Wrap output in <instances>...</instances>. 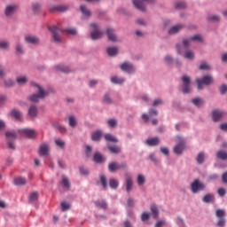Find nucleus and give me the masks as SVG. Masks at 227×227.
I'll return each mask as SVG.
<instances>
[{"instance_id":"obj_20","label":"nucleus","mask_w":227,"mask_h":227,"mask_svg":"<svg viewBox=\"0 0 227 227\" xmlns=\"http://www.w3.org/2000/svg\"><path fill=\"white\" fill-rule=\"evenodd\" d=\"M49 153V145L43 144L39 148V155H47Z\"/></svg>"},{"instance_id":"obj_26","label":"nucleus","mask_w":227,"mask_h":227,"mask_svg":"<svg viewBox=\"0 0 227 227\" xmlns=\"http://www.w3.org/2000/svg\"><path fill=\"white\" fill-rule=\"evenodd\" d=\"M14 184L16 185H26L27 181L26 178L22 177V176H19L14 178Z\"/></svg>"},{"instance_id":"obj_27","label":"nucleus","mask_w":227,"mask_h":227,"mask_svg":"<svg viewBox=\"0 0 227 227\" xmlns=\"http://www.w3.org/2000/svg\"><path fill=\"white\" fill-rule=\"evenodd\" d=\"M16 82L20 85V86H24V84H26L27 82V76H19L16 79Z\"/></svg>"},{"instance_id":"obj_5","label":"nucleus","mask_w":227,"mask_h":227,"mask_svg":"<svg viewBox=\"0 0 227 227\" xmlns=\"http://www.w3.org/2000/svg\"><path fill=\"white\" fill-rule=\"evenodd\" d=\"M206 188L205 184L201 183L200 179H195L192 184H191V189L192 192L193 194H198L200 191H203Z\"/></svg>"},{"instance_id":"obj_30","label":"nucleus","mask_w":227,"mask_h":227,"mask_svg":"<svg viewBox=\"0 0 227 227\" xmlns=\"http://www.w3.org/2000/svg\"><path fill=\"white\" fill-rule=\"evenodd\" d=\"M96 207H98V208H103L104 210H106V208H107V203L105 202V200H97L95 202Z\"/></svg>"},{"instance_id":"obj_37","label":"nucleus","mask_w":227,"mask_h":227,"mask_svg":"<svg viewBox=\"0 0 227 227\" xmlns=\"http://www.w3.org/2000/svg\"><path fill=\"white\" fill-rule=\"evenodd\" d=\"M175 8L176 10H185V8H187V4L184 2H177L175 4Z\"/></svg>"},{"instance_id":"obj_42","label":"nucleus","mask_w":227,"mask_h":227,"mask_svg":"<svg viewBox=\"0 0 227 227\" xmlns=\"http://www.w3.org/2000/svg\"><path fill=\"white\" fill-rule=\"evenodd\" d=\"M151 211L153 214L154 219H157V217H159V208H157V206L152 205L151 206Z\"/></svg>"},{"instance_id":"obj_45","label":"nucleus","mask_w":227,"mask_h":227,"mask_svg":"<svg viewBox=\"0 0 227 227\" xmlns=\"http://www.w3.org/2000/svg\"><path fill=\"white\" fill-rule=\"evenodd\" d=\"M184 58L186 59H194V51H185Z\"/></svg>"},{"instance_id":"obj_13","label":"nucleus","mask_w":227,"mask_h":227,"mask_svg":"<svg viewBox=\"0 0 227 227\" xmlns=\"http://www.w3.org/2000/svg\"><path fill=\"white\" fill-rule=\"evenodd\" d=\"M10 116H12V118H14L16 121H22V114L17 109L12 110L10 113Z\"/></svg>"},{"instance_id":"obj_32","label":"nucleus","mask_w":227,"mask_h":227,"mask_svg":"<svg viewBox=\"0 0 227 227\" xmlns=\"http://www.w3.org/2000/svg\"><path fill=\"white\" fill-rule=\"evenodd\" d=\"M100 137H102V131H96L91 135L92 141H100Z\"/></svg>"},{"instance_id":"obj_40","label":"nucleus","mask_w":227,"mask_h":227,"mask_svg":"<svg viewBox=\"0 0 227 227\" xmlns=\"http://www.w3.org/2000/svg\"><path fill=\"white\" fill-rule=\"evenodd\" d=\"M118 185H120V183L116 179H110L109 181V186L111 189H118Z\"/></svg>"},{"instance_id":"obj_34","label":"nucleus","mask_w":227,"mask_h":227,"mask_svg":"<svg viewBox=\"0 0 227 227\" xmlns=\"http://www.w3.org/2000/svg\"><path fill=\"white\" fill-rule=\"evenodd\" d=\"M56 69L59 72H64V74H68V72H70V68H68V67H65L63 65H58L56 66Z\"/></svg>"},{"instance_id":"obj_35","label":"nucleus","mask_w":227,"mask_h":227,"mask_svg":"<svg viewBox=\"0 0 227 227\" xmlns=\"http://www.w3.org/2000/svg\"><path fill=\"white\" fill-rule=\"evenodd\" d=\"M111 82H113V84H123V82H125V79L114 76L111 78Z\"/></svg>"},{"instance_id":"obj_9","label":"nucleus","mask_w":227,"mask_h":227,"mask_svg":"<svg viewBox=\"0 0 227 227\" xmlns=\"http://www.w3.org/2000/svg\"><path fill=\"white\" fill-rule=\"evenodd\" d=\"M143 1H146V3H155V0H133L134 6L140 12H146V8L145 7Z\"/></svg>"},{"instance_id":"obj_17","label":"nucleus","mask_w":227,"mask_h":227,"mask_svg":"<svg viewBox=\"0 0 227 227\" xmlns=\"http://www.w3.org/2000/svg\"><path fill=\"white\" fill-rule=\"evenodd\" d=\"M202 201L204 203H214L215 201V196L214 193H207L203 199Z\"/></svg>"},{"instance_id":"obj_64","label":"nucleus","mask_w":227,"mask_h":227,"mask_svg":"<svg viewBox=\"0 0 227 227\" xmlns=\"http://www.w3.org/2000/svg\"><path fill=\"white\" fill-rule=\"evenodd\" d=\"M8 100V98L4 95L0 96V106H2L3 104H4V102H6Z\"/></svg>"},{"instance_id":"obj_57","label":"nucleus","mask_w":227,"mask_h":227,"mask_svg":"<svg viewBox=\"0 0 227 227\" xmlns=\"http://www.w3.org/2000/svg\"><path fill=\"white\" fill-rule=\"evenodd\" d=\"M200 70H210V66H208V64H207L206 62H203L200 66Z\"/></svg>"},{"instance_id":"obj_4","label":"nucleus","mask_w":227,"mask_h":227,"mask_svg":"<svg viewBox=\"0 0 227 227\" xmlns=\"http://www.w3.org/2000/svg\"><path fill=\"white\" fill-rule=\"evenodd\" d=\"M214 78L212 75H206L202 79L197 78L196 82L198 84V90H203V84L208 86L212 84Z\"/></svg>"},{"instance_id":"obj_28","label":"nucleus","mask_w":227,"mask_h":227,"mask_svg":"<svg viewBox=\"0 0 227 227\" xmlns=\"http://www.w3.org/2000/svg\"><path fill=\"white\" fill-rule=\"evenodd\" d=\"M105 139L106 141H109L110 143H118V138H116V137L109 133L105 135Z\"/></svg>"},{"instance_id":"obj_59","label":"nucleus","mask_w":227,"mask_h":227,"mask_svg":"<svg viewBox=\"0 0 227 227\" xmlns=\"http://www.w3.org/2000/svg\"><path fill=\"white\" fill-rule=\"evenodd\" d=\"M16 52L17 54H24V50L22 48V45L20 44L16 45Z\"/></svg>"},{"instance_id":"obj_29","label":"nucleus","mask_w":227,"mask_h":227,"mask_svg":"<svg viewBox=\"0 0 227 227\" xmlns=\"http://www.w3.org/2000/svg\"><path fill=\"white\" fill-rule=\"evenodd\" d=\"M37 200H38L37 192H33L32 193H30V195L28 197L29 203H35V201H36Z\"/></svg>"},{"instance_id":"obj_54","label":"nucleus","mask_w":227,"mask_h":227,"mask_svg":"<svg viewBox=\"0 0 227 227\" xmlns=\"http://www.w3.org/2000/svg\"><path fill=\"white\" fill-rule=\"evenodd\" d=\"M192 104L194 105V106H200V104H202V102H203V100L200 98H193L192 99Z\"/></svg>"},{"instance_id":"obj_10","label":"nucleus","mask_w":227,"mask_h":227,"mask_svg":"<svg viewBox=\"0 0 227 227\" xmlns=\"http://www.w3.org/2000/svg\"><path fill=\"white\" fill-rule=\"evenodd\" d=\"M18 132L20 134H24L25 136H27V137H29L30 139H33V137H36V136L38 135L36 130L31 129H20L18 130Z\"/></svg>"},{"instance_id":"obj_19","label":"nucleus","mask_w":227,"mask_h":227,"mask_svg":"<svg viewBox=\"0 0 227 227\" xmlns=\"http://www.w3.org/2000/svg\"><path fill=\"white\" fill-rule=\"evenodd\" d=\"M94 162H97L98 164H102L103 162H106V157H104L100 153H95Z\"/></svg>"},{"instance_id":"obj_44","label":"nucleus","mask_w":227,"mask_h":227,"mask_svg":"<svg viewBox=\"0 0 227 227\" xmlns=\"http://www.w3.org/2000/svg\"><path fill=\"white\" fill-rule=\"evenodd\" d=\"M137 182L138 185H145V183L146 182V179L145 178V176L138 175Z\"/></svg>"},{"instance_id":"obj_3","label":"nucleus","mask_w":227,"mask_h":227,"mask_svg":"<svg viewBox=\"0 0 227 227\" xmlns=\"http://www.w3.org/2000/svg\"><path fill=\"white\" fill-rule=\"evenodd\" d=\"M17 131L5 132V137L10 150H15V139H17Z\"/></svg>"},{"instance_id":"obj_39","label":"nucleus","mask_w":227,"mask_h":227,"mask_svg":"<svg viewBox=\"0 0 227 227\" xmlns=\"http://www.w3.org/2000/svg\"><path fill=\"white\" fill-rule=\"evenodd\" d=\"M216 157L218 159H220L221 160H226L227 159V153L224 152V151H219L217 153H216Z\"/></svg>"},{"instance_id":"obj_41","label":"nucleus","mask_w":227,"mask_h":227,"mask_svg":"<svg viewBox=\"0 0 227 227\" xmlns=\"http://www.w3.org/2000/svg\"><path fill=\"white\" fill-rule=\"evenodd\" d=\"M69 127L75 129L77 127V120L74 116H69Z\"/></svg>"},{"instance_id":"obj_61","label":"nucleus","mask_w":227,"mask_h":227,"mask_svg":"<svg viewBox=\"0 0 227 227\" xmlns=\"http://www.w3.org/2000/svg\"><path fill=\"white\" fill-rule=\"evenodd\" d=\"M80 173L81 175H84L85 176L90 175V172L84 167L80 168Z\"/></svg>"},{"instance_id":"obj_36","label":"nucleus","mask_w":227,"mask_h":227,"mask_svg":"<svg viewBox=\"0 0 227 227\" xmlns=\"http://www.w3.org/2000/svg\"><path fill=\"white\" fill-rule=\"evenodd\" d=\"M62 184L66 189H70V179L66 176H62Z\"/></svg>"},{"instance_id":"obj_31","label":"nucleus","mask_w":227,"mask_h":227,"mask_svg":"<svg viewBox=\"0 0 227 227\" xmlns=\"http://www.w3.org/2000/svg\"><path fill=\"white\" fill-rule=\"evenodd\" d=\"M106 52L110 56H116L118 54V48L109 47V48H107Z\"/></svg>"},{"instance_id":"obj_43","label":"nucleus","mask_w":227,"mask_h":227,"mask_svg":"<svg viewBox=\"0 0 227 227\" xmlns=\"http://www.w3.org/2000/svg\"><path fill=\"white\" fill-rule=\"evenodd\" d=\"M198 164H203L205 162V153H200L197 156Z\"/></svg>"},{"instance_id":"obj_22","label":"nucleus","mask_w":227,"mask_h":227,"mask_svg":"<svg viewBox=\"0 0 227 227\" xmlns=\"http://www.w3.org/2000/svg\"><path fill=\"white\" fill-rule=\"evenodd\" d=\"M134 187V182L132 181V177L129 176L126 179V191L127 192H130Z\"/></svg>"},{"instance_id":"obj_15","label":"nucleus","mask_w":227,"mask_h":227,"mask_svg":"<svg viewBox=\"0 0 227 227\" xmlns=\"http://www.w3.org/2000/svg\"><path fill=\"white\" fill-rule=\"evenodd\" d=\"M25 41L27 43H32L34 45H37V43H40V39H38V37H36L35 35H27L25 37Z\"/></svg>"},{"instance_id":"obj_52","label":"nucleus","mask_w":227,"mask_h":227,"mask_svg":"<svg viewBox=\"0 0 227 227\" xmlns=\"http://www.w3.org/2000/svg\"><path fill=\"white\" fill-rule=\"evenodd\" d=\"M40 8H41L40 4L35 3L32 4V11L34 12V13L40 12Z\"/></svg>"},{"instance_id":"obj_14","label":"nucleus","mask_w":227,"mask_h":227,"mask_svg":"<svg viewBox=\"0 0 227 227\" xmlns=\"http://www.w3.org/2000/svg\"><path fill=\"white\" fill-rule=\"evenodd\" d=\"M121 69H122L123 72H127L128 74H132V72H134V66L129 62H124L121 66Z\"/></svg>"},{"instance_id":"obj_58","label":"nucleus","mask_w":227,"mask_h":227,"mask_svg":"<svg viewBox=\"0 0 227 227\" xmlns=\"http://www.w3.org/2000/svg\"><path fill=\"white\" fill-rule=\"evenodd\" d=\"M163 103L162 99L158 98L153 101V107H157V106H162Z\"/></svg>"},{"instance_id":"obj_6","label":"nucleus","mask_w":227,"mask_h":227,"mask_svg":"<svg viewBox=\"0 0 227 227\" xmlns=\"http://www.w3.org/2000/svg\"><path fill=\"white\" fill-rule=\"evenodd\" d=\"M90 26L94 29L90 33V36H91L92 40H98V39L102 38V35H104V32L100 31V29L98 28V25L96 23H92Z\"/></svg>"},{"instance_id":"obj_51","label":"nucleus","mask_w":227,"mask_h":227,"mask_svg":"<svg viewBox=\"0 0 227 227\" xmlns=\"http://www.w3.org/2000/svg\"><path fill=\"white\" fill-rule=\"evenodd\" d=\"M55 145H57V146H59V148H65V141H63L62 139H56Z\"/></svg>"},{"instance_id":"obj_50","label":"nucleus","mask_w":227,"mask_h":227,"mask_svg":"<svg viewBox=\"0 0 227 227\" xmlns=\"http://www.w3.org/2000/svg\"><path fill=\"white\" fill-rule=\"evenodd\" d=\"M103 102H104V104L111 105V104H113V99H111V97H109V94H105Z\"/></svg>"},{"instance_id":"obj_8","label":"nucleus","mask_w":227,"mask_h":227,"mask_svg":"<svg viewBox=\"0 0 227 227\" xmlns=\"http://www.w3.org/2000/svg\"><path fill=\"white\" fill-rule=\"evenodd\" d=\"M108 169L111 173H114L115 171H118V169H127V164L126 163L120 164L116 161H114L109 163Z\"/></svg>"},{"instance_id":"obj_53","label":"nucleus","mask_w":227,"mask_h":227,"mask_svg":"<svg viewBox=\"0 0 227 227\" xmlns=\"http://www.w3.org/2000/svg\"><path fill=\"white\" fill-rule=\"evenodd\" d=\"M100 180H101V184L103 185L104 189H106L107 188V178L106 177V176H101Z\"/></svg>"},{"instance_id":"obj_38","label":"nucleus","mask_w":227,"mask_h":227,"mask_svg":"<svg viewBox=\"0 0 227 227\" xmlns=\"http://www.w3.org/2000/svg\"><path fill=\"white\" fill-rule=\"evenodd\" d=\"M80 10H81L82 13H83V15H85V17H90L91 16V11L88 10V8H86V6L82 5L80 7Z\"/></svg>"},{"instance_id":"obj_12","label":"nucleus","mask_w":227,"mask_h":227,"mask_svg":"<svg viewBox=\"0 0 227 227\" xmlns=\"http://www.w3.org/2000/svg\"><path fill=\"white\" fill-rule=\"evenodd\" d=\"M224 116V112L221 110H215L212 112L213 121H219Z\"/></svg>"},{"instance_id":"obj_11","label":"nucleus","mask_w":227,"mask_h":227,"mask_svg":"<svg viewBox=\"0 0 227 227\" xmlns=\"http://www.w3.org/2000/svg\"><path fill=\"white\" fill-rule=\"evenodd\" d=\"M184 150H185V142L182 140L178 145L174 147V153H176V155H182Z\"/></svg>"},{"instance_id":"obj_63","label":"nucleus","mask_w":227,"mask_h":227,"mask_svg":"<svg viewBox=\"0 0 227 227\" xmlns=\"http://www.w3.org/2000/svg\"><path fill=\"white\" fill-rule=\"evenodd\" d=\"M225 223H226V221L224 220V218H219L218 222H217V226L223 227V226H224Z\"/></svg>"},{"instance_id":"obj_24","label":"nucleus","mask_w":227,"mask_h":227,"mask_svg":"<svg viewBox=\"0 0 227 227\" xmlns=\"http://www.w3.org/2000/svg\"><path fill=\"white\" fill-rule=\"evenodd\" d=\"M68 5H57L51 8V12H67Z\"/></svg>"},{"instance_id":"obj_33","label":"nucleus","mask_w":227,"mask_h":227,"mask_svg":"<svg viewBox=\"0 0 227 227\" xmlns=\"http://www.w3.org/2000/svg\"><path fill=\"white\" fill-rule=\"evenodd\" d=\"M107 148L112 153H120V152H121V148H120L118 145H108Z\"/></svg>"},{"instance_id":"obj_62","label":"nucleus","mask_w":227,"mask_h":227,"mask_svg":"<svg viewBox=\"0 0 227 227\" xmlns=\"http://www.w3.org/2000/svg\"><path fill=\"white\" fill-rule=\"evenodd\" d=\"M218 195L223 197L226 195V190L224 188H219L218 189Z\"/></svg>"},{"instance_id":"obj_23","label":"nucleus","mask_w":227,"mask_h":227,"mask_svg":"<svg viewBox=\"0 0 227 227\" xmlns=\"http://www.w3.org/2000/svg\"><path fill=\"white\" fill-rule=\"evenodd\" d=\"M160 142L159 137H153L146 140V145H148V146H157Z\"/></svg>"},{"instance_id":"obj_2","label":"nucleus","mask_w":227,"mask_h":227,"mask_svg":"<svg viewBox=\"0 0 227 227\" xmlns=\"http://www.w3.org/2000/svg\"><path fill=\"white\" fill-rule=\"evenodd\" d=\"M31 86H34V88H36L38 94H34L29 97L30 102H38L42 98H45V97H48L49 91L43 90L40 85H38L35 82H31Z\"/></svg>"},{"instance_id":"obj_49","label":"nucleus","mask_w":227,"mask_h":227,"mask_svg":"<svg viewBox=\"0 0 227 227\" xmlns=\"http://www.w3.org/2000/svg\"><path fill=\"white\" fill-rule=\"evenodd\" d=\"M207 20L212 22H219V20H221V18L217 15H211L207 17Z\"/></svg>"},{"instance_id":"obj_56","label":"nucleus","mask_w":227,"mask_h":227,"mask_svg":"<svg viewBox=\"0 0 227 227\" xmlns=\"http://www.w3.org/2000/svg\"><path fill=\"white\" fill-rule=\"evenodd\" d=\"M61 208L63 210V212L69 210L70 208V204L67 203V202H62L61 203Z\"/></svg>"},{"instance_id":"obj_25","label":"nucleus","mask_w":227,"mask_h":227,"mask_svg":"<svg viewBox=\"0 0 227 227\" xmlns=\"http://www.w3.org/2000/svg\"><path fill=\"white\" fill-rule=\"evenodd\" d=\"M184 26L182 25H176L172 27L169 31L168 34L169 35H176V33H178L179 31H181L183 29Z\"/></svg>"},{"instance_id":"obj_60","label":"nucleus","mask_w":227,"mask_h":227,"mask_svg":"<svg viewBox=\"0 0 227 227\" xmlns=\"http://www.w3.org/2000/svg\"><path fill=\"white\" fill-rule=\"evenodd\" d=\"M220 92H221V95H225V93H227V85L226 84H223L221 86Z\"/></svg>"},{"instance_id":"obj_46","label":"nucleus","mask_w":227,"mask_h":227,"mask_svg":"<svg viewBox=\"0 0 227 227\" xmlns=\"http://www.w3.org/2000/svg\"><path fill=\"white\" fill-rule=\"evenodd\" d=\"M107 123L112 129H114L118 125V121L116 119H109Z\"/></svg>"},{"instance_id":"obj_21","label":"nucleus","mask_w":227,"mask_h":227,"mask_svg":"<svg viewBox=\"0 0 227 227\" xmlns=\"http://www.w3.org/2000/svg\"><path fill=\"white\" fill-rule=\"evenodd\" d=\"M106 34L108 36V40H110L111 42H116V35H114V29L107 28Z\"/></svg>"},{"instance_id":"obj_16","label":"nucleus","mask_w":227,"mask_h":227,"mask_svg":"<svg viewBox=\"0 0 227 227\" xmlns=\"http://www.w3.org/2000/svg\"><path fill=\"white\" fill-rule=\"evenodd\" d=\"M28 116L30 118H36L38 116V108L36 106L32 105L28 109Z\"/></svg>"},{"instance_id":"obj_47","label":"nucleus","mask_w":227,"mask_h":227,"mask_svg":"<svg viewBox=\"0 0 227 227\" xmlns=\"http://www.w3.org/2000/svg\"><path fill=\"white\" fill-rule=\"evenodd\" d=\"M4 86L6 88H12V86H14L15 85V81L12 80V79H7V80H4Z\"/></svg>"},{"instance_id":"obj_1","label":"nucleus","mask_w":227,"mask_h":227,"mask_svg":"<svg viewBox=\"0 0 227 227\" xmlns=\"http://www.w3.org/2000/svg\"><path fill=\"white\" fill-rule=\"evenodd\" d=\"M49 30L52 33L53 40L56 43H61L62 39L59 37V31L61 33H67V35H77V30L75 28H66L61 29L56 26L50 27Z\"/></svg>"},{"instance_id":"obj_48","label":"nucleus","mask_w":227,"mask_h":227,"mask_svg":"<svg viewBox=\"0 0 227 227\" xmlns=\"http://www.w3.org/2000/svg\"><path fill=\"white\" fill-rule=\"evenodd\" d=\"M10 47V42L8 41H1L0 42V49L6 50Z\"/></svg>"},{"instance_id":"obj_55","label":"nucleus","mask_w":227,"mask_h":227,"mask_svg":"<svg viewBox=\"0 0 227 227\" xmlns=\"http://www.w3.org/2000/svg\"><path fill=\"white\" fill-rule=\"evenodd\" d=\"M216 216L218 217V219L224 218V210L217 209L216 210Z\"/></svg>"},{"instance_id":"obj_7","label":"nucleus","mask_w":227,"mask_h":227,"mask_svg":"<svg viewBox=\"0 0 227 227\" xmlns=\"http://www.w3.org/2000/svg\"><path fill=\"white\" fill-rule=\"evenodd\" d=\"M183 81V93L187 95V93H191V77L187 75H184L182 77Z\"/></svg>"},{"instance_id":"obj_18","label":"nucleus","mask_w":227,"mask_h":227,"mask_svg":"<svg viewBox=\"0 0 227 227\" xmlns=\"http://www.w3.org/2000/svg\"><path fill=\"white\" fill-rule=\"evenodd\" d=\"M17 5H8L5 9L6 17H12L17 12Z\"/></svg>"}]
</instances>
